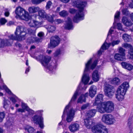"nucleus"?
<instances>
[{"label": "nucleus", "instance_id": "69168bd1", "mask_svg": "<svg viewBox=\"0 0 133 133\" xmlns=\"http://www.w3.org/2000/svg\"><path fill=\"white\" fill-rule=\"evenodd\" d=\"M3 87L6 91H11L6 85H3Z\"/></svg>", "mask_w": 133, "mask_h": 133}, {"label": "nucleus", "instance_id": "680f3d73", "mask_svg": "<svg viewBox=\"0 0 133 133\" xmlns=\"http://www.w3.org/2000/svg\"><path fill=\"white\" fill-rule=\"evenodd\" d=\"M4 45V40L3 39H0V48L3 46Z\"/></svg>", "mask_w": 133, "mask_h": 133}, {"label": "nucleus", "instance_id": "052dcab7", "mask_svg": "<svg viewBox=\"0 0 133 133\" xmlns=\"http://www.w3.org/2000/svg\"><path fill=\"white\" fill-rule=\"evenodd\" d=\"M88 104H86L83 105L81 107V109L82 110H84L86 109L89 106Z\"/></svg>", "mask_w": 133, "mask_h": 133}, {"label": "nucleus", "instance_id": "a211bd4d", "mask_svg": "<svg viewBox=\"0 0 133 133\" xmlns=\"http://www.w3.org/2000/svg\"><path fill=\"white\" fill-rule=\"evenodd\" d=\"M42 18L46 19L51 23H52L54 21L53 17L52 16H48L44 11H42Z\"/></svg>", "mask_w": 133, "mask_h": 133}, {"label": "nucleus", "instance_id": "13d9d810", "mask_svg": "<svg viewBox=\"0 0 133 133\" xmlns=\"http://www.w3.org/2000/svg\"><path fill=\"white\" fill-rule=\"evenodd\" d=\"M129 52L131 57H130L131 59L133 58V48L129 50Z\"/></svg>", "mask_w": 133, "mask_h": 133}, {"label": "nucleus", "instance_id": "603ef678", "mask_svg": "<svg viewBox=\"0 0 133 133\" xmlns=\"http://www.w3.org/2000/svg\"><path fill=\"white\" fill-rule=\"evenodd\" d=\"M32 3L34 4H37L41 2V0H31Z\"/></svg>", "mask_w": 133, "mask_h": 133}, {"label": "nucleus", "instance_id": "a18cd8bd", "mask_svg": "<svg viewBox=\"0 0 133 133\" xmlns=\"http://www.w3.org/2000/svg\"><path fill=\"white\" fill-rule=\"evenodd\" d=\"M97 62V60H95L93 62V63L91 65V69L92 70L96 66Z\"/></svg>", "mask_w": 133, "mask_h": 133}, {"label": "nucleus", "instance_id": "a19ab883", "mask_svg": "<svg viewBox=\"0 0 133 133\" xmlns=\"http://www.w3.org/2000/svg\"><path fill=\"white\" fill-rule=\"evenodd\" d=\"M125 50L122 47H120L118 49V52L121 54V55H122L123 56L125 55Z\"/></svg>", "mask_w": 133, "mask_h": 133}, {"label": "nucleus", "instance_id": "5701e85b", "mask_svg": "<svg viewBox=\"0 0 133 133\" xmlns=\"http://www.w3.org/2000/svg\"><path fill=\"white\" fill-rule=\"evenodd\" d=\"M79 125L77 123L71 124L69 127V128L71 132H74L77 130L79 128Z\"/></svg>", "mask_w": 133, "mask_h": 133}, {"label": "nucleus", "instance_id": "79ce46f5", "mask_svg": "<svg viewBox=\"0 0 133 133\" xmlns=\"http://www.w3.org/2000/svg\"><path fill=\"white\" fill-rule=\"evenodd\" d=\"M122 13L123 15L128 16L129 14V12L128 9L126 8L123 9L122 10Z\"/></svg>", "mask_w": 133, "mask_h": 133}, {"label": "nucleus", "instance_id": "58836bf2", "mask_svg": "<svg viewBox=\"0 0 133 133\" xmlns=\"http://www.w3.org/2000/svg\"><path fill=\"white\" fill-rule=\"evenodd\" d=\"M59 14L61 16L65 17L68 15V13L67 11L63 10L59 12Z\"/></svg>", "mask_w": 133, "mask_h": 133}, {"label": "nucleus", "instance_id": "f8f14e48", "mask_svg": "<svg viewBox=\"0 0 133 133\" xmlns=\"http://www.w3.org/2000/svg\"><path fill=\"white\" fill-rule=\"evenodd\" d=\"M73 27V23L71 18L69 17H68L67 20L65 21L64 28L68 30H70L72 29Z\"/></svg>", "mask_w": 133, "mask_h": 133}, {"label": "nucleus", "instance_id": "774afa93", "mask_svg": "<svg viewBox=\"0 0 133 133\" xmlns=\"http://www.w3.org/2000/svg\"><path fill=\"white\" fill-rule=\"evenodd\" d=\"M130 17L131 20L133 22V13L130 14Z\"/></svg>", "mask_w": 133, "mask_h": 133}, {"label": "nucleus", "instance_id": "2eb2a0df", "mask_svg": "<svg viewBox=\"0 0 133 133\" xmlns=\"http://www.w3.org/2000/svg\"><path fill=\"white\" fill-rule=\"evenodd\" d=\"M105 105V102H104L98 106L97 108L98 111L101 113H107L106 107Z\"/></svg>", "mask_w": 133, "mask_h": 133}, {"label": "nucleus", "instance_id": "9b49d317", "mask_svg": "<svg viewBox=\"0 0 133 133\" xmlns=\"http://www.w3.org/2000/svg\"><path fill=\"white\" fill-rule=\"evenodd\" d=\"M32 121L35 123L39 125L40 128L42 127V117L41 115H36L32 117Z\"/></svg>", "mask_w": 133, "mask_h": 133}, {"label": "nucleus", "instance_id": "f03ea898", "mask_svg": "<svg viewBox=\"0 0 133 133\" xmlns=\"http://www.w3.org/2000/svg\"><path fill=\"white\" fill-rule=\"evenodd\" d=\"M78 95V92H76L75 93L68 104L66 107L64 109L62 117L63 119L65 117V112H67V117L66 121L68 122H70L73 120L74 115V110L72 108H71L70 109H69L70 105L71 103V102L74 101H75Z\"/></svg>", "mask_w": 133, "mask_h": 133}, {"label": "nucleus", "instance_id": "6ab92c4d", "mask_svg": "<svg viewBox=\"0 0 133 133\" xmlns=\"http://www.w3.org/2000/svg\"><path fill=\"white\" fill-rule=\"evenodd\" d=\"M126 92H116L115 94L116 97L118 100L119 101H122L124 98V96Z\"/></svg>", "mask_w": 133, "mask_h": 133}, {"label": "nucleus", "instance_id": "f257e3e1", "mask_svg": "<svg viewBox=\"0 0 133 133\" xmlns=\"http://www.w3.org/2000/svg\"><path fill=\"white\" fill-rule=\"evenodd\" d=\"M87 4V3L85 1H77L73 2V6L79 9L78 11L74 8L70 9L69 10V12L71 14H73L76 12L75 15L72 18L74 22L77 23L80 21L84 19V15L83 11L84 8L86 6Z\"/></svg>", "mask_w": 133, "mask_h": 133}, {"label": "nucleus", "instance_id": "c9c22d12", "mask_svg": "<svg viewBox=\"0 0 133 133\" xmlns=\"http://www.w3.org/2000/svg\"><path fill=\"white\" fill-rule=\"evenodd\" d=\"M25 129L28 130L29 133H34L35 130L34 128L29 126H26Z\"/></svg>", "mask_w": 133, "mask_h": 133}, {"label": "nucleus", "instance_id": "8fccbe9b", "mask_svg": "<svg viewBox=\"0 0 133 133\" xmlns=\"http://www.w3.org/2000/svg\"><path fill=\"white\" fill-rule=\"evenodd\" d=\"M52 3L50 1H48L46 5V9H49L51 6L52 5Z\"/></svg>", "mask_w": 133, "mask_h": 133}, {"label": "nucleus", "instance_id": "c03bdc74", "mask_svg": "<svg viewBox=\"0 0 133 133\" xmlns=\"http://www.w3.org/2000/svg\"><path fill=\"white\" fill-rule=\"evenodd\" d=\"M117 28L118 29L123 31H124V29H123L122 25L121 23H117Z\"/></svg>", "mask_w": 133, "mask_h": 133}, {"label": "nucleus", "instance_id": "4d7b16f0", "mask_svg": "<svg viewBox=\"0 0 133 133\" xmlns=\"http://www.w3.org/2000/svg\"><path fill=\"white\" fill-rule=\"evenodd\" d=\"M125 91V89L123 88V87L121 86V84L120 85L118 88L117 91Z\"/></svg>", "mask_w": 133, "mask_h": 133}, {"label": "nucleus", "instance_id": "393cba45", "mask_svg": "<svg viewBox=\"0 0 133 133\" xmlns=\"http://www.w3.org/2000/svg\"><path fill=\"white\" fill-rule=\"evenodd\" d=\"M121 64L123 68L129 70H131L133 68V66L132 65L126 62H122L121 63Z\"/></svg>", "mask_w": 133, "mask_h": 133}, {"label": "nucleus", "instance_id": "9d476101", "mask_svg": "<svg viewBox=\"0 0 133 133\" xmlns=\"http://www.w3.org/2000/svg\"><path fill=\"white\" fill-rule=\"evenodd\" d=\"M60 39L58 36L56 35L52 36L50 39V43L48 44V48H54L57 46L59 43Z\"/></svg>", "mask_w": 133, "mask_h": 133}, {"label": "nucleus", "instance_id": "0e129e2a", "mask_svg": "<svg viewBox=\"0 0 133 133\" xmlns=\"http://www.w3.org/2000/svg\"><path fill=\"white\" fill-rule=\"evenodd\" d=\"M36 59L38 61H39L40 62L42 63V58L41 55H40L37 56L36 58Z\"/></svg>", "mask_w": 133, "mask_h": 133}, {"label": "nucleus", "instance_id": "a878e982", "mask_svg": "<svg viewBox=\"0 0 133 133\" xmlns=\"http://www.w3.org/2000/svg\"><path fill=\"white\" fill-rule=\"evenodd\" d=\"M110 82L112 84L118 85L121 83V80L119 78L116 77L112 79Z\"/></svg>", "mask_w": 133, "mask_h": 133}, {"label": "nucleus", "instance_id": "de8ad7c7", "mask_svg": "<svg viewBox=\"0 0 133 133\" xmlns=\"http://www.w3.org/2000/svg\"><path fill=\"white\" fill-rule=\"evenodd\" d=\"M5 113L3 112H0V122H2L5 117Z\"/></svg>", "mask_w": 133, "mask_h": 133}, {"label": "nucleus", "instance_id": "b1692460", "mask_svg": "<svg viewBox=\"0 0 133 133\" xmlns=\"http://www.w3.org/2000/svg\"><path fill=\"white\" fill-rule=\"evenodd\" d=\"M10 95V99L12 102L15 103L17 102L19 99L15 95L13 94L12 92H7Z\"/></svg>", "mask_w": 133, "mask_h": 133}, {"label": "nucleus", "instance_id": "c85d7f7f", "mask_svg": "<svg viewBox=\"0 0 133 133\" xmlns=\"http://www.w3.org/2000/svg\"><path fill=\"white\" fill-rule=\"evenodd\" d=\"M122 37L125 42H129L132 40L131 36L127 34H123V35Z\"/></svg>", "mask_w": 133, "mask_h": 133}, {"label": "nucleus", "instance_id": "bf43d9fd", "mask_svg": "<svg viewBox=\"0 0 133 133\" xmlns=\"http://www.w3.org/2000/svg\"><path fill=\"white\" fill-rule=\"evenodd\" d=\"M55 22L57 24H59L63 22V20L60 19H57L55 20Z\"/></svg>", "mask_w": 133, "mask_h": 133}, {"label": "nucleus", "instance_id": "72a5a7b5", "mask_svg": "<svg viewBox=\"0 0 133 133\" xmlns=\"http://www.w3.org/2000/svg\"><path fill=\"white\" fill-rule=\"evenodd\" d=\"M128 126L130 130H131L132 129L133 127L132 125V117L130 118L128 120Z\"/></svg>", "mask_w": 133, "mask_h": 133}, {"label": "nucleus", "instance_id": "09e8293b", "mask_svg": "<svg viewBox=\"0 0 133 133\" xmlns=\"http://www.w3.org/2000/svg\"><path fill=\"white\" fill-rule=\"evenodd\" d=\"M83 85V84H79L77 88V91H85V89H84L82 87V86Z\"/></svg>", "mask_w": 133, "mask_h": 133}, {"label": "nucleus", "instance_id": "c756f323", "mask_svg": "<svg viewBox=\"0 0 133 133\" xmlns=\"http://www.w3.org/2000/svg\"><path fill=\"white\" fill-rule=\"evenodd\" d=\"M86 99L85 96L82 95L80 96L77 100V103H82L83 102H85Z\"/></svg>", "mask_w": 133, "mask_h": 133}, {"label": "nucleus", "instance_id": "f704fd0d", "mask_svg": "<svg viewBox=\"0 0 133 133\" xmlns=\"http://www.w3.org/2000/svg\"><path fill=\"white\" fill-rule=\"evenodd\" d=\"M121 86H122L125 89V91H126L129 87V83L126 82H124L121 84Z\"/></svg>", "mask_w": 133, "mask_h": 133}, {"label": "nucleus", "instance_id": "ddd939ff", "mask_svg": "<svg viewBox=\"0 0 133 133\" xmlns=\"http://www.w3.org/2000/svg\"><path fill=\"white\" fill-rule=\"evenodd\" d=\"M106 106L107 113H110L112 112L114 109V104L112 102L110 101L105 102Z\"/></svg>", "mask_w": 133, "mask_h": 133}, {"label": "nucleus", "instance_id": "cd10ccee", "mask_svg": "<svg viewBox=\"0 0 133 133\" xmlns=\"http://www.w3.org/2000/svg\"><path fill=\"white\" fill-rule=\"evenodd\" d=\"M22 108L24 110H26L28 112H31L32 114L34 113V111L30 109L27 105L26 104L22 103Z\"/></svg>", "mask_w": 133, "mask_h": 133}, {"label": "nucleus", "instance_id": "4be33fe9", "mask_svg": "<svg viewBox=\"0 0 133 133\" xmlns=\"http://www.w3.org/2000/svg\"><path fill=\"white\" fill-rule=\"evenodd\" d=\"M103 95L102 94L98 95L95 99V101L94 103V105H97L102 101Z\"/></svg>", "mask_w": 133, "mask_h": 133}, {"label": "nucleus", "instance_id": "e2e57ef3", "mask_svg": "<svg viewBox=\"0 0 133 133\" xmlns=\"http://www.w3.org/2000/svg\"><path fill=\"white\" fill-rule=\"evenodd\" d=\"M89 96L92 97H94L96 94V92H89Z\"/></svg>", "mask_w": 133, "mask_h": 133}, {"label": "nucleus", "instance_id": "e433bc0d", "mask_svg": "<svg viewBox=\"0 0 133 133\" xmlns=\"http://www.w3.org/2000/svg\"><path fill=\"white\" fill-rule=\"evenodd\" d=\"M56 27L54 26L49 25L47 29L49 32H52L56 30Z\"/></svg>", "mask_w": 133, "mask_h": 133}, {"label": "nucleus", "instance_id": "f3484780", "mask_svg": "<svg viewBox=\"0 0 133 133\" xmlns=\"http://www.w3.org/2000/svg\"><path fill=\"white\" fill-rule=\"evenodd\" d=\"M96 112V110L94 109H91L88 111L86 114V118H91L95 115Z\"/></svg>", "mask_w": 133, "mask_h": 133}, {"label": "nucleus", "instance_id": "423d86ee", "mask_svg": "<svg viewBox=\"0 0 133 133\" xmlns=\"http://www.w3.org/2000/svg\"><path fill=\"white\" fill-rule=\"evenodd\" d=\"M92 61V59H90L85 64V67L84 72L82 78L81 80L83 83L85 85L87 84L89 82L90 77L89 74L86 73L89 69L90 64Z\"/></svg>", "mask_w": 133, "mask_h": 133}, {"label": "nucleus", "instance_id": "5fc2aeb1", "mask_svg": "<svg viewBox=\"0 0 133 133\" xmlns=\"http://www.w3.org/2000/svg\"><path fill=\"white\" fill-rule=\"evenodd\" d=\"M7 21L4 18H2L0 19V23L2 25H4L6 23Z\"/></svg>", "mask_w": 133, "mask_h": 133}, {"label": "nucleus", "instance_id": "4468645a", "mask_svg": "<svg viewBox=\"0 0 133 133\" xmlns=\"http://www.w3.org/2000/svg\"><path fill=\"white\" fill-rule=\"evenodd\" d=\"M122 21L123 24L127 27H130L133 24L131 21L127 17L125 16H123L122 17Z\"/></svg>", "mask_w": 133, "mask_h": 133}, {"label": "nucleus", "instance_id": "3c124183", "mask_svg": "<svg viewBox=\"0 0 133 133\" xmlns=\"http://www.w3.org/2000/svg\"><path fill=\"white\" fill-rule=\"evenodd\" d=\"M96 91V87L94 85L92 86L89 89V91Z\"/></svg>", "mask_w": 133, "mask_h": 133}, {"label": "nucleus", "instance_id": "20e7f679", "mask_svg": "<svg viewBox=\"0 0 133 133\" xmlns=\"http://www.w3.org/2000/svg\"><path fill=\"white\" fill-rule=\"evenodd\" d=\"M15 12L16 15V18H19L23 20L28 21L31 18L28 13L21 6L16 8Z\"/></svg>", "mask_w": 133, "mask_h": 133}, {"label": "nucleus", "instance_id": "1a4fd4ad", "mask_svg": "<svg viewBox=\"0 0 133 133\" xmlns=\"http://www.w3.org/2000/svg\"><path fill=\"white\" fill-rule=\"evenodd\" d=\"M94 133H108L107 128L102 124H98L92 128Z\"/></svg>", "mask_w": 133, "mask_h": 133}, {"label": "nucleus", "instance_id": "49530a36", "mask_svg": "<svg viewBox=\"0 0 133 133\" xmlns=\"http://www.w3.org/2000/svg\"><path fill=\"white\" fill-rule=\"evenodd\" d=\"M123 46L125 48H129V49H131L133 48L132 46L129 44L128 43L124 44Z\"/></svg>", "mask_w": 133, "mask_h": 133}, {"label": "nucleus", "instance_id": "7ed1b4c3", "mask_svg": "<svg viewBox=\"0 0 133 133\" xmlns=\"http://www.w3.org/2000/svg\"><path fill=\"white\" fill-rule=\"evenodd\" d=\"M26 28L23 26H18L16 28V30L15 32L16 36L13 35L9 36V38L11 41L17 40L21 41L24 39L25 36L26 34Z\"/></svg>", "mask_w": 133, "mask_h": 133}, {"label": "nucleus", "instance_id": "37998d69", "mask_svg": "<svg viewBox=\"0 0 133 133\" xmlns=\"http://www.w3.org/2000/svg\"><path fill=\"white\" fill-rule=\"evenodd\" d=\"M105 95L109 98H111L114 95V92H105Z\"/></svg>", "mask_w": 133, "mask_h": 133}, {"label": "nucleus", "instance_id": "338daca9", "mask_svg": "<svg viewBox=\"0 0 133 133\" xmlns=\"http://www.w3.org/2000/svg\"><path fill=\"white\" fill-rule=\"evenodd\" d=\"M128 5L130 7L133 8V1H132V2L129 4Z\"/></svg>", "mask_w": 133, "mask_h": 133}, {"label": "nucleus", "instance_id": "6e6552de", "mask_svg": "<svg viewBox=\"0 0 133 133\" xmlns=\"http://www.w3.org/2000/svg\"><path fill=\"white\" fill-rule=\"evenodd\" d=\"M101 120L102 121L108 125H111L114 123L116 121L115 117L111 115L105 114L102 116Z\"/></svg>", "mask_w": 133, "mask_h": 133}, {"label": "nucleus", "instance_id": "473e14b6", "mask_svg": "<svg viewBox=\"0 0 133 133\" xmlns=\"http://www.w3.org/2000/svg\"><path fill=\"white\" fill-rule=\"evenodd\" d=\"M4 102L3 103V107L5 109H6L9 107V104H10V102L6 100L5 98H4Z\"/></svg>", "mask_w": 133, "mask_h": 133}, {"label": "nucleus", "instance_id": "0eeeda50", "mask_svg": "<svg viewBox=\"0 0 133 133\" xmlns=\"http://www.w3.org/2000/svg\"><path fill=\"white\" fill-rule=\"evenodd\" d=\"M120 42V40H113L111 43H108L105 42L102 45L100 50L98 51V54L99 55H101L103 52V51L108 49L110 46L111 45L112 46L114 47L116 45L118 44Z\"/></svg>", "mask_w": 133, "mask_h": 133}, {"label": "nucleus", "instance_id": "7c9ffc66", "mask_svg": "<svg viewBox=\"0 0 133 133\" xmlns=\"http://www.w3.org/2000/svg\"><path fill=\"white\" fill-rule=\"evenodd\" d=\"M39 9L38 7H35L34 6L30 7L29 8V11L31 13H34L37 11Z\"/></svg>", "mask_w": 133, "mask_h": 133}, {"label": "nucleus", "instance_id": "412c9836", "mask_svg": "<svg viewBox=\"0 0 133 133\" xmlns=\"http://www.w3.org/2000/svg\"><path fill=\"white\" fill-rule=\"evenodd\" d=\"M115 90L114 87L111 85L106 84L104 86V91H112Z\"/></svg>", "mask_w": 133, "mask_h": 133}, {"label": "nucleus", "instance_id": "864d4df0", "mask_svg": "<svg viewBox=\"0 0 133 133\" xmlns=\"http://www.w3.org/2000/svg\"><path fill=\"white\" fill-rule=\"evenodd\" d=\"M36 22L34 20H32L30 21V23H29V24L30 26L31 27H34L36 26Z\"/></svg>", "mask_w": 133, "mask_h": 133}, {"label": "nucleus", "instance_id": "bb28decb", "mask_svg": "<svg viewBox=\"0 0 133 133\" xmlns=\"http://www.w3.org/2000/svg\"><path fill=\"white\" fill-rule=\"evenodd\" d=\"M123 56L119 53H116L114 56V58L117 60L119 61H122L124 59Z\"/></svg>", "mask_w": 133, "mask_h": 133}, {"label": "nucleus", "instance_id": "dca6fc26", "mask_svg": "<svg viewBox=\"0 0 133 133\" xmlns=\"http://www.w3.org/2000/svg\"><path fill=\"white\" fill-rule=\"evenodd\" d=\"M84 124L85 127L88 129L92 128L93 125L91 119L87 118L84 119Z\"/></svg>", "mask_w": 133, "mask_h": 133}, {"label": "nucleus", "instance_id": "aec40b11", "mask_svg": "<svg viewBox=\"0 0 133 133\" xmlns=\"http://www.w3.org/2000/svg\"><path fill=\"white\" fill-rule=\"evenodd\" d=\"M92 76V79L94 81L97 82L99 80L100 77L97 70H95L93 72Z\"/></svg>", "mask_w": 133, "mask_h": 133}, {"label": "nucleus", "instance_id": "2f4dec72", "mask_svg": "<svg viewBox=\"0 0 133 133\" xmlns=\"http://www.w3.org/2000/svg\"><path fill=\"white\" fill-rule=\"evenodd\" d=\"M30 42L31 43H34L35 42L37 43L39 42V39L37 37H31L30 38Z\"/></svg>", "mask_w": 133, "mask_h": 133}, {"label": "nucleus", "instance_id": "ea45409f", "mask_svg": "<svg viewBox=\"0 0 133 133\" xmlns=\"http://www.w3.org/2000/svg\"><path fill=\"white\" fill-rule=\"evenodd\" d=\"M13 41L11 40L10 39L9 40L6 39L4 41V45L8 46L11 45Z\"/></svg>", "mask_w": 133, "mask_h": 133}, {"label": "nucleus", "instance_id": "6e6d98bb", "mask_svg": "<svg viewBox=\"0 0 133 133\" xmlns=\"http://www.w3.org/2000/svg\"><path fill=\"white\" fill-rule=\"evenodd\" d=\"M120 14L119 11H118L116 14L115 16V22H116L117 19L118 18Z\"/></svg>", "mask_w": 133, "mask_h": 133}, {"label": "nucleus", "instance_id": "4c0bfd02", "mask_svg": "<svg viewBox=\"0 0 133 133\" xmlns=\"http://www.w3.org/2000/svg\"><path fill=\"white\" fill-rule=\"evenodd\" d=\"M61 54V51L60 49L56 50L53 54L54 57L56 58L58 57Z\"/></svg>", "mask_w": 133, "mask_h": 133}, {"label": "nucleus", "instance_id": "39448f33", "mask_svg": "<svg viewBox=\"0 0 133 133\" xmlns=\"http://www.w3.org/2000/svg\"><path fill=\"white\" fill-rule=\"evenodd\" d=\"M51 59V57L50 56L47 55L42 56V64L45 67L50 71L56 69L57 65V64L56 62L51 65H49Z\"/></svg>", "mask_w": 133, "mask_h": 133}]
</instances>
